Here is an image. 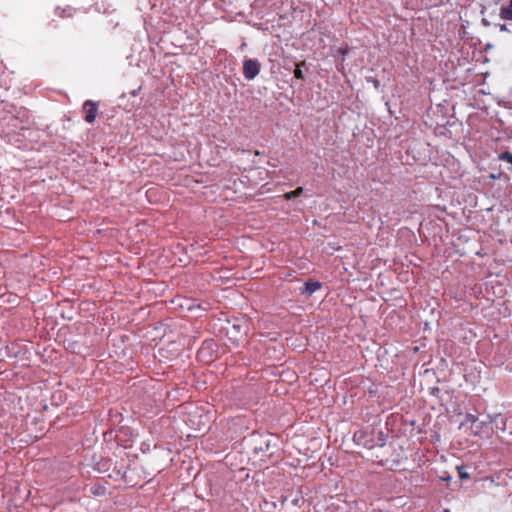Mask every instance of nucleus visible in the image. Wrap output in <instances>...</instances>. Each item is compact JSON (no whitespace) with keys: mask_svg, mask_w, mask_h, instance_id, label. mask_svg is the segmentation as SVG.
Returning <instances> with one entry per match:
<instances>
[{"mask_svg":"<svg viewBox=\"0 0 512 512\" xmlns=\"http://www.w3.org/2000/svg\"><path fill=\"white\" fill-rule=\"evenodd\" d=\"M304 65H305L304 63L296 65V68L294 70V77L295 78H297L299 80H303L305 78L304 72L302 70V66H304Z\"/></svg>","mask_w":512,"mask_h":512,"instance_id":"14","label":"nucleus"},{"mask_svg":"<svg viewBox=\"0 0 512 512\" xmlns=\"http://www.w3.org/2000/svg\"><path fill=\"white\" fill-rule=\"evenodd\" d=\"M509 96L512 98V87L509 90Z\"/></svg>","mask_w":512,"mask_h":512,"instance_id":"25","label":"nucleus"},{"mask_svg":"<svg viewBox=\"0 0 512 512\" xmlns=\"http://www.w3.org/2000/svg\"><path fill=\"white\" fill-rule=\"evenodd\" d=\"M131 94H132V96H136V95L138 94V90H133V91L131 92Z\"/></svg>","mask_w":512,"mask_h":512,"instance_id":"22","label":"nucleus"},{"mask_svg":"<svg viewBox=\"0 0 512 512\" xmlns=\"http://www.w3.org/2000/svg\"><path fill=\"white\" fill-rule=\"evenodd\" d=\"M83 111L85 113V121L87 123H93L98 112L97 104L92 100H87L83 104Z\"/></svg>","mask_w":512,"mask_h":512,"instance_id":"4","label":"nucleus"},{"mask_svg":"<svg viewBox=\"0 0 512 512\" xmlns=\"http://www.w3.org/2000/svg\"><path fill=\"white\" fill-rule=\"evenodd\" d=\"M494 27L498 28V30L500 32H505V33H512V24L509 23V22H505L504 23H500V22H497V23H494Z\"/></svg>","mask_w":512,"mask_h":512,"instance_id":"10","label":"nucleus"},{"mask_svg":"<svg viewBox=\"0 0 512 512\" xmlns=\"http://www.w3.org/2000/svg\"><path fill=\"white\" fill-rule=\"evenodd\" d=\"M283 198H284L285 200H292V199H294V198H296V197L294 196V193H293L292 191H290V192H286V193H284V194H283Z\"/></svg>","mask_w":512,"mask_h":512,"instance_id":"18","label":"nucleus"},{"mask_svg":"<svg viewBox=\"0 0 512 512\" xmlns=\"http://www.w3.org/2000/svg\"><path fill=\"white\" fill-rule=\"evenodd\" d=\"M430 394L435 397H439L440 389L438 387H431Z\"/></svg>","mask_w":512,"mask_h":512,"instance_id":"17","label":"nucleus"},{"mask_svg":"<svg viewBox=\"0 0 512 512\" xmlns=\"http://www.w3.org/2000/svg\"><path fill=\"white\" fill-rule=\"evenodd\" d=\"M456 469L458 472V476L461 480L470 479V474L468 473L466 466H464V465L457 466Z\"/></svg>","mask_w":512,"mask_h":512,"instance_id":"11","label":"nucleus"},{"mask_svg":"<svg viewBox=\"0 0 512 512\" xmlns=\"http://www.w3.org/2000/svg\"><path fill=\"white\" fill-rule=\"evenodd\" d=\"M378 85H379V81H378V80H375V81H374V86L377 88V87H378Z\"/></svg>","mask_w":512,"mask_h":512,"instance_id":"23","label":"nucleus"},{"mask_svg":"<svg viewBox=\"0 0 512 512\" xmlns=\"http://www.w3.org/2000/svg\"><path fill=\"white\" fill-rule=\"evenodd\" d=\"M498 160L499 161H503V162H507V163L512 165V153L507 151V150L503 151V152L498 154Z\"/></svg>","mask_w":512,"mask_h":512,"instance_id":"12","label":"nucleus"},{"mask_svg":"<svg viewBox=\"0 0 512 512\" xmlns=\"http://www.w3.org/2000/svg\"><path fill=\"white\" fill-rule=\"evenodd\" d=\"M278 438L271 433H260L258 431V451H264V456L272 457L276 451Z\"/></svg>","mask_w":512,"mask_h":512,"instance_id":"2","label":"nucleus"},{"mask_svg":"<svg viewBox=\"0 0 512 512\" xmlns=\"http://www.w3.org/2000/svg\"><path fill=\"white\" fill-rule=\"evenodd\" d=\"M341 54L345 55L347 53V50H340Z\"/></svg>","mask_w":512,"mask_h":512,"instance_id":"24","label":"nucleus"},{"mask_svg":"<svg viewBox=\"0 0 512 512\" xmlns=\"http://www.w3.org/2000/svg\"><path fill=\"white\" fill-rule=\"evenodd\" d=\"M210 345H211L210 343H207L206 345H203L202 348L199 351V354L203 355L205 353L206 349H208L210 347Z\"/></svg>","mask_w":512,"mask_h":512,"instance_id":"21","label":"nucleus"},{"mask_svg":"<svg viewBox=\"0 0 512 512\" xmlns=\"http://www.w3.org/2000/svg\"><path fill=\"white\" fill-rule=\"evenodd\" d=\"M259 508L262 512H275L277 504L275 501L263 499L258 503Z\"/></svg>","mask_w":512,"mask_h":512,"instance_id":"9","label":"nucleus"},{"mask_svg":"<svg viewBox=\"0 0 512 512\" xmlns=\"http://www.w3.org/2000/svg\"><path fill=\"white\" fill-rule=\"evenodd\" d=\"M491 420V431L494 430V428L498 431H501L502 433H505L507 428V422L508 418L502 416L501 414H494L493 416L490 415Z\"/></svg>","mask_w":512,"mask_h":512,"instance_id":"6","label":"nucleus"},{"mask_svg":"<svg viewBox=\"0 0 512 512\" xmlns=\"http://www.w3.org/2000/svg\"><path fill=\"white\" fill-rule=\"evenodd\" d=\"M243 73L247 79L256 77V60L246 59L244 61Z\"/></svg>","mask_w":512,"mask_h":512,"instance_id":"8","label":"nucleus"},{"mask_svg":"<svg viewBox=\"0 0 512 512\" xmlns=\"http://www.w3.org/2000/svg\"><path fill=\"white\" fill-rule=\"evenodd\" d=\"M267 372H268L267 370H262L261 377H263V374H264V373H267Z\"/></svg>","mask_w":512,"mask_h":512,"instance_id":"26","label":"nucleus"},{"mask_svg":"<svg viewBox=\"0 0 512 512\" xmlns=\"http://www.w3.org/2000/svg\"><path fill=\"white\" fill-rule=\"evenodd\" d=\"M478 420V417L473 415V414H470V413H467L465 415V418H464V421L461 422V425L460 427L468 424V423H471V426L474 425V423H476V421Z\"/></svg>","mask_w":512,"mask_h":512,"instance_id":"13","label":"nucleus"},{"mask_svg":"<svg viewBox=\"0 0 512 512\" xmlns=\"http://www.w3.org/2000/svg\"><path fill=\"white\" fill-rule=\"evenodd\" d=\"M488 430H491V420H490V415H487L486 419L484 420H480L478 418V420L476 421V423H474L473 426H471V433L474 435V436H479L481 435L483 432L485 431H488Z\"/></svg>","mask_w":512,"mask_h":512,"instance_id":"5","label":"nucleus"},{"mask_svg":"<svg viewBox=\"0 0 512 512\" xmlns=\"http://www.w3.org/2000/svg\"><path fill=\"white\" fill-rule=\"evenodd\" d=\"M481 24H482L484 27H486V28H488V27H490V26H494V23H493V22H491V21H489L487 18H482V19H481Z\"/></svg>","mask_w":512,"mask_h":512,"instance_id":"16","label":"nucleus"},{"mask_svg":"<svg viewBox=\"0 0 512 512\" xmlns=\"http://www.w3.org/2000/svg\"><path fill=\"white\" fill-rule=\"evenodd\" d=\"M387 438V434L378 425L368 426L365 429L356 431L353 435L354 443L368 450H372L376 447H384Z\"/></svg>","mask_w":512,"mask_h":512,"instance_id":"1","label":"nucleus"},{"mask_svg":"<svg viewBox=\"0 0 512 512\" xmlns=\"http://www.w3.org/2000/svg\"><path fill=\"white\" fill-rule=\"evenodd\" d=\"M100 490H104V488H102V487H97V488L96 487H92L91 488V492L93 494H95V495H99L100 494Z\"/></svg>","mask_w":512,"mask_h":512,"instance_id":"20","label":"nucleus"},{"mask_svg":"<svg viewBox=\"0 0 512 512\" xmlns=\"http://www.w3.org/2000/svg\"><path fill=\"white\" fill-rule=\"evenodd\" d=\"M303 188L302 187H297L295 190H293L292 192L294 193V196L295 197H299L300 195H302L303 193Z\"/></svg>","mask_w":512,"mask_h":512,"instance_id":"19","label":"nucleus"},{"mask_svg":"<svg viewBox=\"0 0 512 512\" xmlns=\"http://www.w3.org/2000/svg\"><path fill=\"white\" fill-rule=\"evenodd\" d=\"M499 19L512 24V0H499Z\"/></svg>","mask_w":512,"mask_h":512,"instance_id":"3","label":"nucleus"},{"mask_svg":"<svg viewBox=\"0 0 512 512\" xmlns=\"http://www.w3.org/2000/svg\"><path fill=\"white\" fill-rule=\"evenodd\" d=\"M439 479L443 482H450L452 480V476L449 472L443 471L441 475H439Z\"/></svg>","mask_w":512,"mask_h":512,"instance_id":"15","label":"nucleus"},{"mask_svg":"<svg viewBox=\"0 0 512 512\" xmlns=\"http://www.w3.org/2000/svg\"><path fill=\"white\" fill-rule=\"evenodd\" d=\"M322 287V283L315 280H308L304 283V287L301 289V294L311 296L317 290Z\"/></svg>","mask_w":512,"mask_h":512,"instance_id":"7","label":"nucleus"},{"mask_svg":"<svg viewBox=\"0 0 512 512\" xmlns=\"http://www.w3.org/2000/svg\"><path fill=\"white\" fill-rule=\"evenodd\" d=\"M444 512H449V510H448V509H446Z\"/></svg>","mask_w":512,"mask_h":512,"instance_id":"27","label":"nucleus"}]
</instances>
